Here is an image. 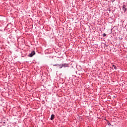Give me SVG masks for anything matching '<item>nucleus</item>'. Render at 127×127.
I'll use <instances>...</instances> for the list:
<instances>
[{
  "mask_svg": "<svg viewBox=\"0 0 127 127\" xmlns=\"http://www.w3.org/2000/svg\"><path fill=\"white\" fill-rule=\"evenodd\" d=\"M78 67H80V70H81V69H82V67H81V65H79Z\"/></svg>",
  "mask_w": 127,
  "mask_h": 127,
  "instance_id": "9d476101",
  "label": "nucleus"
},
{
  "mask_svg": "<svg viewBox=\"0 0 127 127\" xmlns=\"http://www.w3.org/2000/svg\"><path fill=\"white\" fill-rule=\"evenodd\" d=\"M108 126H111V124L109 123V124H108Z\"/></svg>",
  "mask_w": 127,
  "mask_h": 127,
  "instance_id": "9b49d317",
  "label": "nucleus"
},
{
  "mask_svg": "<svg viewBox=\"0 0 127 127\" xmlns=\"http://www.w3.org/2000/svg\"><path fill=\"white\" fill-rule=\"evenodd\" d=\"M112 69H115V70H117V66L113 64L112 65Z\"/></svg>",
  "mask_w": 127,
  "mask_h": 127,
  "instance_id": "0eeeda50",
  "label": "nucleus"
},
{
  "mask_svg": "<svg viewBox=\"0 0 127 127\" xmlns=\"http://www.w3.org/2000/svg\"><path fill=\"white\" fill-rule=\"evenodd\" d=\"M53 66H56L57 67V66H58V64H53Z\"/></svg>",
  "mask_w": 127,
  "mask_h": 127,
  "instance_id": "1a4fd4ad",
  "label": "nucleus"
},
{
  "mask_svg": "<svg viewBox=\"0 0 127 127\" xmlns=\"http://www.w3.org/2000/svg\"><path fill=\"white\" fill-rule=\"evenodd\" d=\"M106 36H107V34L106 33H104L103 34V37H106Z\"/></svg>",
  "mask_w": 127,
  "mask_h": 127,
  "instance_id": "6e6552de",
  "label": "nucleus"
},
{
  "mask_svg": "<svg viewBox=\"0 0 127 127\" xmlns=\"http://www.w3.org/2000/svg\"><path fill=\"white\" fill-rule=\"evenodd\" d=\"M34 55H35V51H32L31 53L29 54L28 55L29 57H32L34 56Z\"/></svg>",
  "mask_w": 127,
  "mask_h": 127,
  "instance_id": "f03ea898",
  "label": "nucleus"
},
{
  "mask_svg": "<svg viewBox=\"0 0 127 127\" xmlns=\"http://www.w3.org/2000/svg\"><path fill=\"white\" fill-rule=\"evenodd\" d=\"M62 68H66V67H69V64H62Z\"/></svg>",
  "mask_w": 127,
  "mask_h": 127,
  "instance_id": "f257e3e1",
  "label": "nucleus"
},
{
  "mask_svg": "<svg viewBox=\"0 0 127 127\" xmlns=\"http://www.w3.org/2000/svg\"><path fill=\"white\" fill-rule=\"evenodd\" d=\"M54 118H55V115H54V114H52L50 118L51 121H53V120H54Z\"/></svg>",
  "mask_w": 127,
  "mask_h": 127,
  "instance_id": "20e7f679",
  "label": "nucleus"
},
{
  "mask_svg": "<svg viewBox=\"0 0 127 127\" xmlns=\"http://www.w3.org/2000/svg\"><path fill=\"white\" fill-rule=\"evenodd\" d=\"M1 125V126H6V124H5V122H1L0 123V125Z\"/></svg>",
  "mask_w": 127,
  "mask_h": 127,
  "instance_id": "39448f33",
  "label": "nucleus"
},
{
  "mask_svg": "<svg viewBox=\"0 0 127 127\" xmlns=\"http://www.w3.org/2000/svg\"><path fill=\"white\" fill-rule=\"evenodd\" d=\"M123 11H124V12H126V11H127V8H126V7L123 6Z\"/></svg>",
  "mask_w": 127,
  "mask_h": 127,
  "instance_id": "423d86ee",
  "label": "nucleus"
},
{
  "mask_svg": "<svg viewBox=\"0 0 127 127\" xmlns=\"http://www.w3.org/2000/svg\"><path fill=\"white\" fill-rule=\"evenodd\" d=\"M57 68H59V69H62V64H58Z\"/></svg>",
  "mask_w": 127,
  "mask_h": 127,
  "instance_id": "7ed1b4c3",
  "label": "nucleus"
}]
</instances>
